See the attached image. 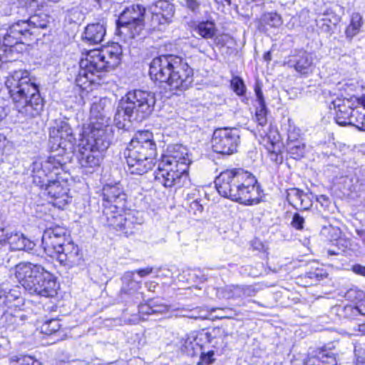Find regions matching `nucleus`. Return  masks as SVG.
<instances>
[{
	"instance_id": "obj_23",
	"label": "nucleus",
	"mask_w": 365,
	"mask_h": 365,
	"mask_svg": "<svg viewBox=\"0 0 365 365\" xmlns=\"http://www.w3.org/2000/svg\"><path fill=\"white\" fill-rule=\"evenodd\" d=\"M304 365H337L335 354L327 350H319L314 356H308Z\"/></svg>"
},
{
	"instance_id": "obj_36",
	"label": "nucleus",
	"mask_w": 365,
	"mask_h": 365,
	"mask_svg": "<svg viewBox=\"0 0 365 365\" xmlns=\"http://www.w3.org/2000/svg\"><path fill=\"white\" fill-rule=\"evenodd\" d=\"M327 276V273L322 269L317 268L306 272L303 278L308 284L312 285L324 279Z\"/></svg>"
},
{
	"instance_id": "obj_44",
	"label": "nucleus",
	"mask_w": 365,
	"mask_h": 365,
	"mask_svg": "<svg viewBox=\"0 0 365 365\" xmlns=\"http://www.w3.org/2000/svg\"><path fill=\"white\" fill-rule=\"evenodd\" d=\"M259 134L262 135L263 134H265L266 137L267 138V140L269 141V145L267 146V150L270 153L272 159H273L274 161L277 162L279 160L278 158V153L279 152V148L277 143H274L273 140H270V137L267 136V133L264 131L263 133H261V130H258Z\"/></svg>"
},
{
	"instance_id": "obj_19",
	"label": "nucleus",
	"mask_w": 365,
	"mask_h": 365,
	"mask_svg": "<svg viewBox=\"0 0 365 365\" xmlns=\"http://www.w3.org/2000/svg\"><path fill=\"white\" fill-rule=\"evenodd\" d=\"M286 64L294 68L301 74H308L312 72L313 58L312 54L305 51H300L297 53L289 57Z\"/></svg>"
},
{
	"instance_id": "obj_28",
	"label": "nucleus",
	"mask_w": 365,
	"mask_h": 365,
	"mask_svg": "<svg viewBox=\"0 0 365 365\" xmlns=\"http://www.w3.org/2000/svg\"><path fill=\"white\" fill-rule=\"evenodd\" d=\"M341 107L344 108V110H341V113H336V120L339 125H345L352 123L354 118L358 121L356 115L359 113V110L357 109L352 108L351 104H341Z\"/></svg>"
},
{
	"instance_id": "obj_52",
	"label": "nucleus",
	"mask_w": 365,
	"mask_h": 365,
	"mask_svg": "<svg viewBox=\"0 0 365 365\" xmlns=\"http://www.w3.org/2000/svg\"><path fill=\"white\" fill-rule=\"evenodd\" d=\"M201 200L191 201L189 202V212L194 215L202 213L203 210V206L201 203Z\"/></svg>"
},
{
	"instance_id": "obj_37",
	"label": "nucleus",
	"mask_w": 365,
	"mask_h": 365,
	"mask_svg": "<svg viewBox=\"0 0 365 365\" xmlns=\"http://www.w3.org/2000/svg\"><path fill=\"white\" fill-rule=\"evenodd\" d=\"M150 26L155 30H162L169 24L173 18H167L163 14L151 13Z\"/></svg>"
},
{
	"instance_id": "obj_63",
	"label": "nucleus",
	"mask_w": 365,
	"mask_h": 365,
	"mask_svg": "<svg viewBox=\"0 0 365 365\" xmlns=\"http://www.w3.org/2000/svg\"><path fill=\"white\" fill-rule=\"evenodd\" d=\"M6 110L5 107L0 102V122L6 116Z\"/></svg>"
},
{
	"instance_id": "obj_15",
	"label": "nucleus",
	"mask_w": 365,
	"mask_h": 365,
	"mask_svg": "<svg viewBox=\"0 0 365 365\" xmlns=\"http://www.w3.org/2000/svg\"><path fill=\"white\" fill-rule=\"evenodd\" d=\"M34 34V31L29 28L26 21H19L12 24L4 37L3 45L10 52L12 48L23 40Z\"/></svg>"
},
{
	"instance_id": "obj_18",
	"label": "nucleus",
	"mask_w": 365,
	"mask_h": 365,
	"mask_svg": "<svg viewBox=\"0 0 365 365\" xmlns=\"http://www.w3.org/2000/svg\"><path fill=\"white\" fill-rule=\"evenodd\" d=\"M46 190L52 199L51 202L59 209H63L71 200L67 187L63 186L59 181L50 182L46 185Z\"/></svg>"
},
{
	"instance_id": "obj_25",
	"label": "nucleus",
	"mask_w": 365,
	"mask_h": 365,
	"mask_svg": "<svg viewBox=\"0 0 365 365\" xmlns=\"http://www.w3.org/2000/svg\"><path fill=\"white\" fill-rule=\"evenodd\" d=\"M173 312H174V316L176 317L205 319L208 318V315L206 313H208L209 311L208 309L202 307L190 309L188 307H183L173 309Z\"/></svg>"
},
{
	"instance_id": "obj_40",
	"label": "nucleus",
	"mask_w": 365,
	"mask_h": 365,
	"mask_svg": "<svg viewBox=\"0 0 365 365\" xmlns=\"http://www.w3.org/2000/svg\"><path fill=\"white\" fill-rule=\"evenodd\" d=\"M303 191L297 188H290L287 190V200L294 208L297 209Z\"/></svg>"
},
{
	"instance_id": "obj_41",
	"label": "nucleus",
	"mask_w": 365,
	"mask_h": 365,
	"mask_svg": "<svg viewBox=\"0 0 365 365\" xmlns=\"http://www.w3.org/2000/svg\"><path fill=\"white\" fill-rule=\"evenodd\" d=\"M243 290L241 286L238 285H228L224 289V297L227 299L243 297Z\"/></svg>"
},
{
	"instance_id": "obj_53",
	"label": "nucleus",
	"mask_w": 365,
	"mask_h": 365,
	"mask_svg": "<svg viewBox=\"0 0 365 365\" xmlns=\"http://www.w3.org/2000/svg\"><path fill=\"white\" fill-rule=\"evenodd\" d=\"M184 6L192 13H198L200 3L197 0H185Z\"/></svg>"
},
{
	"instance_id": "obj_14",
	"label": "nucleus",
	"mask_w": 365,
	"mask_h": 365,
	"mask_svg": "<svg viewBox=\"0 0 365 365\" xmlns=\"http://www.w3.org/2000/svg\"><path fill=\"white\" fill-rule=\"evenodd\" d=\"M69 242L65 228L57 226L47 228L42 236V247L45 253L53 258L63 247Z\"/></svg>"
},
{
	"instance_id": "obj_10",
	"label": "nucleus",
	"mask_w": 365,
	"mask_h": 365,
	"mask_svg": "<svg viewBox=\"0 0 365 365\" xmlns=\"http://www.w3.org/2000/svg\"><path fill=\"white\" fill-rule=\"evenodd\" d=\"M111 102L107 98H101L92 104L91 108V123L83 131L93 133L97 135L108 136V125L110 121L109 110Z\"/></svg>"
},
{
	"instance_id": "obj_16",
	"label": "nucleus",
	"mask_w": 365,
	"mask_h": 365,
	"mask_svg": "<svg viewBox=\"0 0 365 365\" xmlns=\"http://www.w3.org/2000/svg\"><path fill=\"white\" fill-rule=\"evenodd\" d=\"M53 258L56 259L61 265L69 269L81 265L83 262L81 250L78 245L70 241L67 242Z\"/></svg>"
},
{
	"instance_id": "obj_8",
	"label": "nucleus",
	"mask_w": 365,
	"mask_h": 365,
	"mask_svg": "<svg viewBox=\"0 0 365 365\" xmlns=\"http://www.w3.org/2000/svg\"><path fill=\"white\" fill-rule=\"evenodd\" d=\"M155 104L153 93L142 90H134L127 93L123 97L117 108L114 121L118 128H124L125 121L133 118L136 120H143L152 113Z\"/></svg>"
},
{
	"instance_id": "obj_3",
	"label": "nucleus",
	"mask_w": 365,
	"mask_h": 365,
	"mask_svg": "<svg viewBox=\"0 0 365 365\" xmlns=\"http://www.w3.org/2000/svg\"><path fill=\"white\" fill-rule=\"evenodd\" d=\"M256 184L255 176L242 169L226 170L215 180V186L220 195L245 205L259 202Z\"/></svg>"
},
{
	"instance_id": "obj_20",
	"label": "nucleus",
	"mask_w": 365,
	"mask_h": 365,
	"mask_svg": "<svg viewBox=\"0 0 365 365\" xmlns=\"http://www.w3.org/2000/svg\"><path fill=\"white\" fill-rule=\"evenodd\" d=\"M4 241L9 245L11 250L29 251L34 247L33 242L20 233H7Z\"/></svg>"
},
{
	"instance_id": "obj_29",
	"label": "nucleus",
	"mask_w": 365,
	"mask_h": 365,
	"mask_svg": "<svg viewBox=\"0 0 365 365\" xmlns=\"http://www.w3.org/2000/svg\"><path fill=\"white\" fill-rule=\"evenodd\" d=\"M134 272L128 271L124 273L122 280L123 286L121 292L130 294L140 288V282L133 279Z\"/></svg>"
},
{
	"instance_id": "obj_9",
	"label": "nucleus",
	"mask_w": 365,
	"mask_h": 365,
	"mask_svg": "<svg viewBox=\"0 0 365 365\" xmlns=\"http://www.w3.org/2000/svg\"><path fill=\"white\" fill-rule=\"evenodd\" d=\"M109 144L108 136L83 131V137L78 145V159L85 172L91 173L99 167L103 158V153Z\"/></svg>"
},
{
	"instance_id": "obj_35",
	"label": "nucleus",
	"mask_w": 365,
	"mask_h": 365,
	"mask_svg": "<svg viewBox=\"0 0 365 365\" xmlns=\"http://www.w3.org/2000/svg\"><path fill=\"white\" fill-rule=\"evenodd\" d=\"M43 163V168L50 173L61 168L66 163L62 156H49L48 159Z\"/></svg>"
},
{
	"instance_id": "obj_5",
	"label": "nucleus",
	"mask_w": 365,
	"mask_h": 365,
	"mask_svg": "<svg viewBox=\"0 0 365 365\" xmlns=\"http://www.w3.org/2000/svg\"><path fill=\"white\" fill-rule=\"evenodd\" d=\"M122 53V48L117 43L88 51L86 57L80 61V70L76 79L77 85L86 88L87 83L96 81V76L98 78L99 73L117 67Z\"/></svg>"
},
{
	"instance_id": "obj_11",
	"label": "nucleus",
	"mask_w": 365,
	"mask_h": 365,
	"mask_svg": "<svg viewBox=\"0 0 365 365\" xmlns=\"http://www.w3.org/2000/svg\"><path fill=\"white\" fill-rule=\"evenodd\" d=\"M49 143L51 149L71 153L76 149V139L70 125L64 120H56L55 125L50 128Z\"/></svg>"
},
{
	"instance_id": "obj_46",
	"label": "nucleus",
	"mask_w": 365,
	"mask_h": 365,
	"mask_svg": "<svg viewBox=\"0 0 365 365\" xmlns=\"http://www.w3.org/2000/svg\"><path fill=\"white\" fill-rule=\"evenodd\" d=\"M184 342L182 344V346L184 347V350L188 354H192V351H194L195 347H199L197 343L195 342V337H191L190 336H187L185 339H183Z\"/></svg>"
},
{
	"instance_id": "obj_24",
	"label": "nucleus",
	"mask_w": 365,
	"mask_h": 365,
	"mask_svg": "<svg viewBox=\"0 0 365 365\" xmlns=\"http://www.w3.org/2000/svg\"><path fill=\"white\" fill-rule=\"evenodd\" d=\"M255 92L256 95V101L257 106L256 108L255 120L260 127H264L267 125V109L263 93L261 87L259 85H256L255 88Z\"/></svg>"
},
{
	"instance_id": "obj_26",
	"label": "nucleus",
	"mask_w": 365,
	"mask_h": 365,
	"mask_svg": "<svg viewBox=\"0 0 365 365\" xmlns=\"http://www.w3.org/2000/svg\"><path fill=\"white\" fill-rule=\"evenodd\" d=\"M163 158L169 159L173 163H176L177 161H181V163L185 162L187 165H190L191 162L187 148L182 145L170 146L168 155L163 156Z\"/></svg>"
},
{
	"instance_id": "obj_21",
	"label": "nucleus",
	"mask_w": 365,
	"mask_h": 365,
	"mask_svg": "<svg viewBox=\"0 0 365 365\" xmlns=\"http://www.w3.org/2000/svg\"><path fill=\"white\" fill-rule=\"evenodd\" d=\"M21 302V292L18 287L9 291L0 289V309H2L4 312L6 307H17Z\"/></svg>"
},
{
	"instance_id": "obj_61",
	"label": "nucleus",
	"mask_w": 365,
	"mask_h": 365,
	"mask_svg": "<svg viewBox=\"0 0 365 365\" xmlns=\"http://www.w3.org/2000/svg\"><path fill=\"white\" fill-rule=\"evenodd\" d=\"M352 270L354 272L358 274L365 276V267L364 266H361L360 264L354 265L352 267Z\"/></svg>"
},
{
	"instance_id": "obj_17",
	"label": "nucleus",
	"mask_w": 365,
	"mask_h": 365,
	"mask_svg": "<svg viewBox=\"0 0 365 365\" xmlns=\"http://www.w3.org/2000/svg\"><path fill=\"white\" fill-rule=\"evenodd\" d=\"M178 171H173L171 168H161L155 172V180L165 187H171L180 184L187 178L185 175V165H180Z\"/></svg>"
},
{
	"instance_id": "obj_45",
	"label": "nucleus",
	"mask_w": 365,
	"mask_h": 365,
	"mask_svg": "<svg viewBox=\"0 0 365 365\" xmlns=\"http://www.w3.org/2000/svg\"><path fill=\"white\" fill-rule=\"evenodd\" d=\"M231 86L234 91L239 96H242L245 92V86L243 81L240 77L235 76L232 79Z\"/></svg>"
},
{
	"instance_id": "obj_12",
	"label": "nucleus",
	"mask_w": 365,
	"mask_h": 365,
	"mask_svg": "<svg viewBox=\"0 0 365 365\" xmlns=\"http://www.w3.org/2000/svg\"><path fill=\"white\" fill-rule=\"evenodd\" d=\"M145 11V8L140 5L126 8L118 20V28L126 30L130 38L139 35L144 28Z\"/></svg>"
},
{
	"instance_id": "obj_33",
	"label": "nucleus",
	"mask_w": 365,
	"mask_h": 365,
	"mask_svg": "<svg viewBox=\"0 0 365 365\" xmlns=\"http://www.w3.org/2000/svg\"><path fill=\"white\" fill-rule=\"evenodd\" d=\"M362 26V16L359 13H353L351 18V22L345 31L347 38H352L360 31Z\"/></svg>"
},
{
	"instance_id": "obj_56",
	"label": "nucleus",
	"mask_w": 365,
	"mask_h": 365,
	"mask_svg": "<svg viewBox=\"0 0 365 365\" xmlns=\"http://www.w3.org/2000/svg\"><path fill=\"white\" fill-rule=\"evenodd\" d=\"M186 200L187 203L191 201L202 200L200 190L197 188L192 189L189 193H187Z\"/></svg>"
},
{
	"instance_id": "obj_48",
	"label": "nucleus",
	"mask_w": 365,
	"mask_h": 365,
	"mask_svg": "<svg viewBox=\"0 0 365 365\" xmlns=\"http://www.w3.org/2000/svg\"><path fill=\"white\" fill-rule=\"evenodd\" d=\"M345 297L352 302H359L364 297V292L355 289H351L346 292Z\"/></svg>"
},
{
	"instance_id": "obj_38",
	"label": "nucleus",
	"mask_w": 365,
	"mask_h": 365,
	"mask_svg": "<svg viewBox=\"0 0 365 365\" xmlns=\"http://www.w3.org/2000/svg\"><path fill=\"white\" fill-rule=\"evenodd\" d=\"M261 21L263 24L270 27L277 28L282 24V20L276 13L265 14L262 16Z\"/></svg>"
},
{
	"instance_id": "obj_34",
	"label": "nucleus",
	"mask_w": 365,
	"mask_h": 365,
	"mask_svg": "<svg viewBox=\"0 0 365 365\" xmlns=\"http://www.w3.org/2000/svg\"><path fill=\"white\" fill-rule=\"evenodd\" d=\"M195 31L204 38H212L215 35L216 29L215 24L210 21L200 22Z\"/></svg>"
},
{
	"instance_id": "obj_1",
	"label": "nucleus",
	"mask_w": 365,
	"mask_h": 365,
	"mask_svg": "<svg viewBox=\"0 0 365 365\" xmlns=\"http://www.w3.org/2000/svg\"><path fill=\"white\" fill-rule=\"evenodd\" d=\"M6 86L19 118L32 119L43 110V101L34 78L27 70H17L7 77Z\"/></svg>"
},
{
	"instance_id": "obj_57",
	"label": "nucleus",
	"mask_w": 365,
	"mask_h": 365,
	"mask_svg": "<svg viewBox=\"0 0 365 365\" xmlns=\"http://www.w3.org/2000/svg\"><path fill=\"white\" fill-rule=\"evenodd\" d=\"M169 308L166 305H155L149 307V311L147 312L148 314L155 313H165L168 312Z\"/></svg>"
},
{
	"instance_id": "obj_59",
	"label": "nucleus",
	"mask_w": 365,
	"mask_h": 365,
	"mask_svg": "<svg viewBox=\"0 0 365 365\" xmlns=\"http://www.w3.org/2000/svg\"><path fill=\"white\" fill-rule=\"evenodd\" d=\"M354 309L359 312V314L364 315L365 314V299H360L356 302V306L354 307Z\"/></svg>"
},
{
	"instance_id": "obj_30",
	"label": "nucleus",
	"mask_w": 365,
	"mask_h": 365,
	"mask_svg": "<svg viewBox=\"0 0 365 365\" xmlns=\"http://www.w3.org/2000/svg\"><path fill=\"white\" fill-rule=\"evenodd\" d=\"M26 21L29 24V28L34 31V34L36 29L46 28L49 23L48 16L43 13L34 14Z\"/></svg>"
},
{
	"instance_id": "obj_27",
	"label": "nucleus",
	"mask_w": 365,
	"mask_h": 365,
	"mask_svg": "<svg viewBox=\"0 0 365 365\" xmlns=\"http://www.w3.org/2000/svg\"><path fill=\"white\" fill-rule=\"evenodd\" d=\"M287 148L291 158L300 159L304 157L306 145L302 140H295L292 138V133L288 134Z\"/></svg>"
},
{
	"instance_id": "obj_60",
	"label": "nucleus",
	"mask_w": 365,
	"mask_h": 365,
	"mask_svg": "<svg viewBox=\"0 0 365 365\" xmlns=\"http://www.w3.org/2000/svg\"><path fill=\"white\" fill-rule=\"evenodd\" d=\"M241 289L243 292V297L253 296L255 294V290L250 286H241Z\"/></svg>"
},
{
	"instance_id": "obj_4",
	"label": "nucleus",
	"mask_w": 365,
	"mask_h": 365,
	"mask_svg": "<svg viewBox=\"0 0 365 365\" xmlns=\"http://www.w3.org/2000/svg\"><path fill=\"white\" fill-rule=\"evenodd\" d=\"M149 73L153 80L166 83L172 89L186 90L192 83V68L176 56L155 58L150 63Z\"/></svg>"
},
{
	"instance_id": "obj_50",
	"label": "nucleus",
	"mask_w": 365,
	"mask_h": 365,
	"mask_svg": "<svg viewBox=\"0 0 365 365\" xmlns=\"http://www.w3.org/2000/svg\"><path fill=\"white\" fill-rule=\"evenodd\" d=\"M299 204H301V205H298L297 207V210H308L309 207H312V200L310 198V197L304 193L303 192L302 195V197H301V199H300V201H299Z\"/></svg>"
},
{
	"instance_id": "obj_7",
	"label": "nucleus",
	"mask_w": 365,
	"mask_h": 365,
	"mask_svg": "<svg viewBox=\"0 0 365 365\" xmlns=\"http://www.w3.org/2000/svg\"><path fill=\"white\" fill-rule=\"evenodd\" d=\"M15 276L30 294L51 297L57 293L55 277L39 264L20 263L15 267Z\"/></svg>"
},
{
	"instance_id": "obj_2",
	"label": "nucleus",
	"mask_w": 365,
	"mask_h": 365,
	"mask_svg": "<svg viewBox=\"0 0 365 365\" xmlns=\"http://www.w3.org/2000/svg\"><path fill=\"white\" fill-rule=\"evenodd\" d=\"M103 215L101 220L109 227L123 232L133 233L136 225L143 222L141 212L125 210L127 195L119 185H106L103 188Z\"/></svg>"
},
{
	"instance_id": "obj_55",
	"label": "nucleus",
	"mask_w": 365,
	"mask_h": 365,
	"mask_svg": "<svg viewBox=\"0 0 365 365\" xmlns=\"http://www.w3.org/2000/svg\"><path fill=\"white\" fill-rule=\"evenodd\" d=\"M18 2L24 6L34 9L42 4L43 0H18Z\"/></svg>"
},
{
	"instance_id": "obj_49",
	"label": "nucleus",
	"mask_w": 365,
	"mask_h": 365,
	"mask_svg": "<svg viewBox=\"0 0 365 365\" xmlns=\"http://www.w3.org/2000/svg\"><path fill=\"white\" fill-rule=\"evenodd\" d=\"M59 328V323L56 319H51L43 325L44 331L49 334L56 332Z\"/></svg>"
},
{
	"instance_id": "obj_13",
	"label": "nucleus",
	"mask_w": 365,
	"mask_h": 365,
	"mask_svg": "<svg viewBox=\"0 0 365 365\" xmlns=\"http://www.w3.org/2000/svg\"><path fill=\"white\" fill-rule=\"evenodd\" d=\"M239 139V133L235 128L216 129L212 138V149L217 153L231 155L237 150Z\"/></svg>"
},
{
	"instance_id": "obj_31",
	"label": "nucleus",
	"mask_w": 365,
	"mask_h": 365,
	"mask_svg": "<svg viewBox=\"0 0 365 365\" xmlns=\"http://www.w3.org/2000/svg\"><path fill=\"white\" fill-rule=\"evenodd\" d=\"M151 13L163 14L167 18H173L175 9L173 4L167 1H158L150 6Z\"/></svg>"
},
{
	"instance_id": "obj_43",
	"label": "nucleus",
	"mask_w": 365,
	"mask_h": 365,
	"mask_svg": "<svg viewBox=\"0 0 365 365\" xmlns=\"http://www.w3.org/2000/svg\"><path fill=\"white\" fill-rule=\"evenodd\" d=\"M185 165V175L186 178L187 177V170L189 165L185 164V162L181 163V161H177L176 163H173V161L170 160L169 159H166L163 158L162 161L159 164V165L161 166V168H171L173 171H178L180 170V165Z\"/></svg>"
},
{
	"instance_id": "obj_47",
	"label": "nucleus",
	"mask_w": 365,
	"mask_h": 365,
	"mask_svg": "<svg viewBox=\"0 0 365 365\" xmlns=\"http://www.w3.org/2000/svg\"><path fill=\"white\" fill-rule=\"evenodd\" d=\"M214 351H209L207 353L201 352L200 356V361L197 362V365H210L214 361Z\"/></svg>"
},
{
	"instance_id": "obj_32",
	"label": "nucleus",
	"mask_w": 365,
	"mask_h": 365,
	"mask_svg": "<svg viewBox=\"0 0 365 365\" xmlns=\"http://www.w3.org/2000/svg\"><path fill=\"white\" fill-rule=\"evenodd\" d=\"M32 173L34 182L41 185H45L46 178L50 173L43 168V163L38 160L33 163Z\"/></svg>"
},
{
	"instance_id": "obj_42",
	"label": "nucleus",
	"mask_w": 365,
	"mask_h": 365,
	"mask_svg": "<svg viewBox=\"0 0 365 365\" xmlns=\"http://www.w3.org/2000/svg\"><path fill=\"white\" fill-rule=\"evenodd\" d=\"M9 365H42L29 356H20L11 358Z\"/></svg>"
},
{
	"instance_id": "obj_62",
	"label": "nucleus",
	"mask_w": 365,
	"mask_h": 365,
	"mask_svg": "<svg viewBox=\"0 0 365 365\" xmlns=\"http://www.w3.org/2000/svg\"><path fill=\"white\" fill-rule=\"evenodd\" d=\"M317 200L322 204V206H327L329 197L326 195H321L317 197Z\"/></svg>"
},
{
	"instance_id": "obj_6",
	"label": "nucleus",
	"mask_w": 365,
	"mask_h": 365,
	"mask_svg": "<svg viewBox=\"0 0 365 365\" xmlns=\"http://www.w3.org/2000/svg\"><path fill=\"white\" fill-rule=\"evenodd\" d=\"M156 155L153 133L148 130L138 132L125 151L128 172L133 175L148 173L155 165Z\"/></svg>"
},
{
	"instance_id": "obj_58",
	"label": "nucleus",
	"mask_w": 365,
	"mask_h": 365,
	"mask_svg": "<svg viewBox=\"0 0 365 365\" xmlns=\"http://www.w3.org/2000/svg\"><path fill=\"white\" fill-rule=\"evenodd\" d=\"M153 267H147L145 268L140 269H138V270H135L133 272H134V274L137 273L140 277H144L145 276L150 274L153 272Z\"/></svg>"
},
{
	"instance_id": "obj_51",
	"label": "nucleus",
	"mask_w": 365,
	"mask_h": 365,
	"mask_svg": "<svg viewBox=\"0 0 365 365\" xmlns=\"http://www.w3.org/2000/svg\"><path fill=\"white\" fill-rule=\"evenodd\" d=\"M304 222L305 221L304 217H302L299 214L295 213L293 215L291 225L294 228L301 230L304 228Z\"/></svg>"
},
{
	"instance_id": "obj_54",
	"label": "nucleus",
	"mask_w": 365,
	"mask_h": 365,
	"mask_svg": "<svg viewBox=\"0 0 365 365\" xmlns=\"http://www.w3.org/2000/svg\"><path fill=\"white\" fill-rule=\"evenodd\" d=\"M333 108L336 110V113H341V110H344V108L341 107V104L349 105L351 102L348 99H339L337 98L331 103Z\"/></svg>"
},
{
	"instance_id": "obj_22",
	"label": "nucleus",
	"mask_w": 365,
	"mask_h": 365,
	"mask_svg": "<svg viewBox=\"0 0 365 365\" xmlns=\"http://www.w3.org/2000/svg\"><path fill=\"white\" fill-rule=\"evenodd\" d=\"M106 35V27L100 23L88 24L83 32V38L90 43H101Z\"/></svg>"
},
{
	"instance_id": "obj_39",
	"label": "nucleus",
	"mask_w": 365,
	"mask_h": 365,
	"mask_svg": "<svg viewBox=\"0 0 365 365\" xmlns=\"http://www.w3.org/2000/svg\"><path fill=\"white\" fill-rule=\"evenodd\" d=\"M6 318L8 323L10 325H13L14 327H19L23 325L27 319L26 316L19 311L16 312L14 314L7 313Z\"/></svg>"
},
{
	"instance_id": "obj_64",
	"label": "nucleus",
	"mask_w": 365,
	"mask_h": 365,
	"mask_svg": "<svg viewBox=\"0 0 365 365\" xmlns=\"http://www.w3.org/2000/svg\"><path fill=\"white\" fill-rule=\"evenodd\" d=\"M361 120L360 128L365 130V113L361 114L358 117V120Z\"/></svg>"
}]
</instances>
